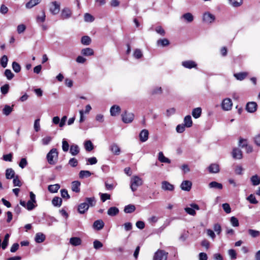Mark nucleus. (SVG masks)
<instances>
[{
  "label": "nucleus",
  "instance_id": "22",
  "mask_svg": "<svg viewBox=\"0 0 260 260\" xmlns=\"http://www.w3.org/2000/svg\"><path fill=\"white\" fill-rule=\"evenodd\" d=\"M104 226V222L101 219L95 221L93 224V228L97 230H102Z\"/></svg>",
  "mask_w": 260,
  "mask_h": 260
},
{
  "label": "nucleus",
  "instance_id": "52",
  "mask_svg": "<svg viewBox=\"0 0 260 260\" xmlns=\"http://www.w3.org/2000/svg\"><path fill=\"white\" fill-rule=\"evenodd\" d=\"M46 18V15L44 10L42 12V15L41 16H38L37 17V21L38 23L43 22L45 21Z\"/></svg>",
  "mask_w": 260,
  "mask_h": 260
},
{
  "label": "nucleus",
  "instance_id": "56",
  "mask_svg": "<svg viewBox=\"0 0 260 260\" xmlns=\"http://www.w3.org/2000/svg\"><path fill=\"white\" fill-rule=\"evenodd\" d=\"M5 75L8 80L12 79L14 77V75L11 71L8 69L5 70Z\"/></svg>",
  "mask_w": 260,
  "mask_h": 260
},
{
  "label": "nucleus",
  "instance_id": "33",
  "mask_svg": "<svg viewBox=\"0 0 260 260\" xmlns=\"http://www.w3.org/2000/svg\"><path fill=\"white\" fill-rule=\"evenodd\" d=\"M184 125L187 127H190L192 126V121L191 117L190 115H187L184 119Z\"/></svg>",
  "mask_w": 260,
  "mask_h": 260
},
{
  "label": "nucleus",
  "instance_id": "26",
  "mask_svg": "<svg viewBox=\"0 0 260 260\" xmlns=\"http://www.w3.org/2000/svg\"><path fill=\"white\" fill-rule=\"evenodd\" d=\"M45 236L42 233H38L36 235L35 241L38 243L44 242L45 240Z\"/></svg>",
  "mask_w": 260,
  "mask_h": 260
},
{
  "label": "nucleus",
  "instance_id": "60",
  "mask_svg": "<svg viewBox=\"0 0 260 260\" xmlns=\"http://www.w3.org/2000/svg\"><path fill=\"white\" fill-rule=\"evenodd\" d=\"M214 231L219 235L221 232V227L219 223H216L213 226Z\"/></svg>",
  "mask_w": 260,
  "mask_h": 260
},
{
  "label": "nucleus",
  "instance_id": "34",
  "mask_svg": "<svg viewBox=\"0 0 260 260\" xmlns=\"http://www.w3.org/2000/svg\"><path fill=\"white\" fill-rule=\"evenodd\" d=\"M13 106L10 107L7 105H5L3 109V113L6 116L9 115L13 110Z\"/></svg>",
  "mask_w": 260,
  "mask_h": 260
},
{
  "label": "nucleus",
  "instance_id": "31",
  "mask_svg": "<svg viewBox=\"0 0 260 260\" xmlns=\"http://www.w3.org/2000/svg\"><path fill=\"white\" fill-rule=\"evenodd\" d=\"M158 159L161 162L171 163V160L164 156L162 152H159L158 153Z\"/></svg>",
  "mask_w": 260,
  "mask_h": 260
},
{
  "label": "nucleus",
  "instance_id": "61",
  "mask_svg": "<svg viewBox=\"0 0 260 260\" xmlns=\"http://www.w3.org/2000/svg\"><path fill=\"white\" fill-rule=\"evenodd\" d=\"M222 208L224 211L226 213H230L231 212V209L230 206L228 203H224L222 204Z\"/></svg>",
  "mask_w": 260,
  "mask_h": 260
},
{
  "label": "nucleus",
  "instance_id": "9",
  "mask_svg": "<svg viewBox=\"0 0 260 260\" xmlns=\"http://www.w3.org/2000/svg\"><path fill=\"white\" fill-rule=\"evenodd\" d=\"M233 103L230 99L226 98L223 100L221 103V107L225 111H229L232 109Z\"/></svg>",
  "mask_w": 260,
  "mask_h": 260
},
{
  "label": "nucleus",
  "instance_id": "5",
  "mask_svg": "<svg viewBox=\"0 0 260 260\" xmlns=\"http://www.w3.org/2000/svg\"><path fill=\"white\" fill-rule=\"evenodd\" d=\"M49 11L53 15L57 14L60 11V4L56 1L51 2Z\"/></svg>",
  "mask_w": 260,
  "mask_h": 260
},
{
  "label": "nucleus",
  "instance_id": "14",
  "mask_svg": "<svg viewBox=\"0 0 260 260\" xmlns=\"http://www.w3.org/2000/svg\"><path fill=\"white\" fill-rule=\"evenodd\" d=\"M232 155L234 159H240L243 157L242 151L238 148H235L233 149Z\"/></svg>",
  "mask_w": 260,
  "mask_h": 260
},
{
  "label": "nucleus",
  "instance_id": "41",
  "mask_svg": "<svg viewBox=\"0 0 260 260\" xmlns=\"http://www.w3.org/2000/svg\"><path fill=\"white\" fill-rule=\"evenodd\" d=\"M170 44L169 41L167 39H159L157 41V45L158 46L165 47Z\"/></svg>",
  "mask_w": 260,
  "mask_h": 260
},
{
  "label": "nucleus",
  "instance_id": "20",
  "mask_svg": "<svg viewBox=\"0 0 260 260\" xmlns=\"http://www.w3.org/2000/svg\"><path fill=\"white\" fill-rule=\"evenodd\" d=\"M88 206L86 203L84 202L79 205L78 211L80 214H84L88 210Z\"/></svg>",
  "mask_w": 260,
  "mask_h": 260
},
{
  "label": "nucleus",
  "instance_id": "55",
  "mask_svg": "<svg viewBox=\"0 0 260 260\" xmlns=\"http://www.w3.org/2000/svg\"><path fill=\"white\" fill-rule=\"evenodd\" d=\"M60 194L62 198L66 199H69L70 197L68 193V192L67 189H63L60 190Z\"/></svg>",
  "mask_w": 260,
  "mask_h": 260
},
{
  "label": "nucleus",
  "instance_id": "4",
  "mask_svg": "<svg viewBox=\"0 0 260 260\" xmlns=\"http://www.w3.org/2000/svg\"><path fill=\"white\" fill-rule=\"evenodd\" d=\"M190 207H186L184 210L185 212L192 216H194L196 214V210H200L199 206L196 204H190Z\"/></svg>",
  "mask_w": 260,
  "mask_h": 260
},
{
  "label": "nucleus",
  "instance_id": "19",
  "mask_svg": "<svg viewBox=\"0 0 260 260\" xmlns=\"http://www.w3.org/2000/svg\"><path fill=\"white\" fill-rule=\"evenodd\" d=\"M121 109L119 106L113 105L110 109V114L112 116H115L120 112Z\"/></svg>",
  "mask_w": 260,
  "mask_h": 260
},
{
  "label": "nucleus",
  "instance_id": "3",
  "mask_svg": "<svg viewBox=\"0 0 260 260\" xmlns=\"http://www.w3.org/2000/svg\"><path fill=\"white\" fill-rule=\"evenodd\" d=\"M168 252L162 250H158L154 254L153 260H167Z\"/></svg>",
  "mask_w": 260,
  "mask_h": 260
},
{
  "label": "nucleus",
  "instance_id": "13",
  "mask_svg": "<svg viewBox=\"0 0 260 260\" xmlns=\"http://www.w3.org/2000/svg\"><path fill=\"white\" fill-rule=\"evenodd\" d=\"M161 188L165 191H173L174 186L167 181L161 182Z\"/></svg>",
  "mask_w": 260,
  "mask_h": 260
},
{
  "label": "nucleus",
  "instance_id": "8",
  "mask_svg": "<svg viewBox=\"0 0 260 260\" xmlns=\"http://www.w3.org/2000/svg\"><path fill=\"white\" fill-rule=\"evenodd\" d=\"M20 204L29 211L33 210L37 206L36 203L30 201H28L26 203L25 201L21 200L20 201Z\"/></svg>",
  "mask_w": 260,
  "mask_h": 260
},
{
  "label": "nucleus",
  "instance_id": "35",
  "mask_svg": "<svg viewBox=\"0 0 260 260\" xmlns=\"http://www.w3.org/2000/svg\"><path fill=\"white\" fill-rule=\"evenodd\" d=\"M91 175V173L89 171L82 170L80 171L79 174V178L83 179L85 178H88Z\"/></svg>",
  "mask_w": 260,
  "mask_h": 260
},
{
  "label": "nucleus",
  "instance_id": "48",
  "mask_svg": "<svg viewBox=\"0 0 260 260\" xmlns=\"http://www.w3.org/2000/svg\"><path fill=\"white\" fill-rule=\"evenodd\" d=\"M247 76L246 73H239L234 74V76L236 78L239 80H243Z\"/></svg>",
  "mask_w": 260,
  "mask_h": 260
},
{
  "label": "nucleus",
  "instance_id": "36",
  "mask_svg": "<svg viewBox=\"0 0 260 260\" xmlns=\"http://www.w3.org/2000/svg\"><path fill=\"white\" fill-rule=\"evenodd\" d=\"M15 176V172L14 171L11 169H7L6 171V177L8 179H11L12 178H14Z\"/></svg>",
  "mask_w": 260,
  "mask_h": 260
},
{
  "label": "nucleus",
  "instance_id": "47",
  "mask_svg": "<svg viewBox=\"0 0 260 260\" xmlns=\"http://www.w3.org/2000/svg\"><path fill=\"white\" fill-rule=\"evenodd\" d=\"M134 57L136 59H140L143 56L142 51L140 49H136L133 53Z\"/></svg>",
  "mask_w": 260,
  "mask_h": 260
},
{
  "label": "nucleus",
  "instance_id": "42",
  "mask_svg": "<svg viewBox=\"0 0 260 260\" xmlns=\"http://www.w3.org/2000/svg\"><path fill=\"white\" fill-rule=\"evenodd\" d=\"M81 53L85 56H90L93 54L94 51L92 49L90 48H86L83 49L81 51Z\"/></svg>",
  "mask_w": 260,
  "mask_h": 260
},
{
  "label": "nucleus",
  "instance_id": "50",
  "mask_svg": "<svg viewBox=\"0 0 260 260\" xmlns=\"http://www.w3.org/2000/svg\"><path fill=\"white\" fill-rule=\"evenodd\" d=\"M84 19L85 21L91 22L94 21V17L89 13H85L84 14Z\"/></svg>",
  "mask_w": 260,
  "mask_h": 260
},
{
  "label": "nucleus",
  "instance_id": "7",
  "mask_svg": "<svg viewBox=\"0 0 260 260\" xmlns=\"http://www.w3.org/2000/svg\"><path fill=\"white\" fill-rule=\"evenodd\" d=\"M72 15V10L70 8L66 7L61 10L60 17L61 19L64 20L70 18Z\"/></svg>",
  "mask_w": 260,
  "mask_h": 260
},
{
  "label": "nucleus",
  "instance_id": "23",
  "mask_svg": "<svg viewBox=\"0 0 260 260\" xmlns=\"http://www.w3.org/2000/svg\"><path fill=\"white\" fill-rule=\"evenodd\" d=\"M81 183L79 181H74L72 182V190L75 192H79Z\"/></svg>",
  "mask_w": 260,
  "mask_h": 260
},
{
  "label": "nucleus",
  "instance_id": "2",
  "mask_svg": "<svg viewBox=\"0 0 260 260\" xmlns=\"http://www.w3.org/2000/svg\"><path fill=\"white\" fill-rule=\"evenodd\" d=\"M143 184L142 179L137 176H134L131 180L130 187L132 191L137 190L139 186Z\"/></svg>",
  "mask_w": 260,
  "mask_h": 260
},
{
  "label": "nucleus",
  "instance_id": "15",
  "mask_svg": "<svg viewBox=\"0 0 260 260\" xmlns=\"http://www.w3.org/2000/svg\"><path fill=\"white\" fill-rule=\"evenodd\" d=\"M257 109V104L255 102H248L246 107V110L250 112L253 113Z\"/></svg>",
  "mask_w": 260,
  "mask_h": 260
},
{
  "label": "nucleus",
  "instance_id": "43",
  "mask_svg": "<svg viewBox=\"0 0 260 260\" xmlns=\"http://www.w3.org/2000/svg\"><path fill=\"white\" fill-rule=\"evenodd\" d=\"M10 238V234H7L4 238V239L3 240V242L2 244V248L3 249H5L9 243V239Z\"/></svg>",
  "mask_w": 260,
  "mask_h": 260
},
{
  "label": "nucleus",
  "instance_id": "32",
  "mask_svg": "<svg viewBox=\"0 0 260 260\" xmlns=\"http://www.w3.org/2000/svg\"><path fill=\"white\" fill-rule=\"evenodd\" d=\"M202 113V109L200 107L193 109L192 111V115L194 118H198L201 116Z\"/></svg>",
  "mask_w": 260,
  "mask_h": 260
},
{
  "label": "nucleus",
  "instance_id": "24",
  "mask_svg": "<svg viewBox=\"0 0 260 260\" xmlns=\"http://www.w3.org/2000/svg\"><path fill=\"white\" fill-rule=\"evenodd\" d=\"M80 151L79 146L76 144H72L70 147V152L73 156L77 155Z\"/></svg>",
  "mask_w": 260,
  "mask_h": 260
},
{
  "label": "nucleus",
  "instance_id": "27",
  "mask_svg": "<svg viewBox=\"0 0 260 260\" xmlns=\"http://www.w3.org/2000/svg\"><path fill=\"white\" fill-rule=\"evenodd\" d=\"M209 187L211 188H216L218 189H222L223 188L222 184L216 181H212L209 184Z\"/></svg>",
  "mask_w": 260,
  "mask_h": 260
},
{
  "label": "nucleus",
  "instance_id": "28",
  "mask_svg": "<svg viewBox=\"0 0 260 260\" xmlns=\"http://www.w3.org/2000/svg\"><path fill=\"white\" fill-rule=\"evenodd\" d=\"M119 213V209L115 207H110L107 211V214L111 216H114Z\"/></svg>",
  "mask_w": 260,
  "mask_h": 260
},
{
  "label": "nucleus",
  "instance_id": "57",
  "mask_svg": "<svg viewBox=\"0 0 260 260\" xmlns=\"http://www.w3.org/2000/svg\"><path fill=\"white\" fill-rule=\"evenodd\" d=\"M27 165V161L26 160V159L25 158H22L21 159L19 163V166L22 168H24Z\"/></svg>",
  "mask_w": 260,
  "mask_h": 260
},
{
  "label": "nucleus",
  "instance_id": "59",
  "mask_svg": "<svg viewBox=\"0 0 260 260\" xmlns=\"http://www.w3.org/2000/svg\"><path fill=\"white\" fill-rule=\"evenodd\" d=\"M103 245L100 241L95 240L93 242V247L96 249H98L103 247Z\"/></svg>",
  "mask_w": 260,
  "mask_h": 260
},
{
  "label": "nucleus",
  "instance_id": "53",
  "mask_svg": "<svg viewBox=\"0 0 260 260\" xmlns=\"http://www.w3.org/2000/svg\"><path fill=\"white\" fill-rule=\"evenodd\" d=\"M247 200L251 204H256L258 203L255 196L253 194H250L247 198Z\"/></svg>",
  "mask_w": 260,
  "mask_h": 260
},
{
  "label": "nucleus",
  "instance_id": "1",
  "mask_svg": "<svg viewBox=\"0 0 260 260\" xmlns=\"http://www.w3.org/2000/svg\"><path fill=\"white\" fill-rule=\"evenodd\" d=\"M58 153L56 148H52L47 154V159L50 165H55L58 159Z\"/></svg>",
  "mask_w": 260,
  "mask_h": 260
},
{
  "label": "nucleus",
  "instance_id": "30",
  "mask_svg": "<svg viewBox=\"0 0 260 260\" xmlns=\"http://www.w3.org/2000/svg\"><path fill=\"white\" fill-rule=\"evenodd\" d=\"M229 4L233 7H239L243 4V0H228Z\"/></svg>",
  "mask_w": 260,
  "mask_h": 260
},
{
  "label": "nucleus",
  "instance_id": "6",
  "mask_svg": "<svg viewBox=\"0 0 260 260\" xmlns=\"http://www.w3.org/2000/svg\"><path fill=\"white\" fill-rule=\"evenodd\" d=\"M122 121L125 123H131L133 121L134 118V114L132 113H128L125 111L122 114Z\"/></svg>",
  "mask_w": 260,
  "mask_h": 260
},
{
  "label": "nucleus",
  "instance_id": "39",
  "mask_svg": "<svg viewBox=\"0 0 260 260\" xmlns=\"http://www.w3.org/2000/svg\"><path fill=\"white\" fill-rule=\"evenodd\" d=\"M40 3V0H30L26 4V7L30 9Z\"/></svg>",
  "mask_w": 260,
  "mask_h": 260
},
{
  "label": "nucleus",
  "instance_id": "11",
  "mask_svg": "<svg viewBox=\"0 0 260 260\" xmlns=\"http://www.w3.org/2000/svg\"><path fill=\"white\" fill-rule=\"evenodd\" d=\"M203 20L206 23H212L215 20V17L212 14L206 12L203 15Z\"/></svg>",
  "mask_w": 260,
  "mask_h": 260
},
{
  "label": "nucleus",
  "instance_id": "64",
  "mask_svg": "<svg viewBox=\"0 0 260 260\" xmlns=\"http://www.w3.org/2000/svg\"><path fill=\"white\" fill-rule=\"evenodd\" d=\"M26 29L25 25L21 24L18 25L17 30L18 34H21Z\"/></svg>",
  "mask_w": 260,
  "mask_h": 260
},
{
  "label": "nucleus",
  "instance_id": "40",
  "mask_svg": "<svg viewBox=\"0 0 260 260\" xmlns=\"http://www.w3.org/2000/svg\"><path fill=\"white\" fill-rule=\"evenodd\" d=\"M136 210V207L134 205L129 204L124 207V211L126 213H131L134 212Z\"/></svg>",
  "mask_w": 260,
  "mask_h": 260
},
{
  "label": "nucleus",
  "instance_id": "45",
  "mask_svg": "<svg viewBox=\"0 0 260 260\" xmlns=\"http://www.w3.org/2000/svg\"><path fill=\"white\" fill-rule=\"evenodd\" d=\"M84 147L85 149L87 151H90L93 149V145L92 142L89 140L85 141Z\"/></svg>",
  "mask_w": 260,
  "mask_h": 260
},
{
  "label": "nucleus",
  "instance_id": "38",
  "mask_svg": "<svg viewBox=\"0 0 260 260\" xmlns=\"http://www.w3.org/2000/svg\"><path fill=\"white\" fill-rule=\"evenodd\" d=\"M250 180L254 186H256L260 184V178L257 175L252 176L250 178Z\"/></svg>",
  "mask_w": 260,
  "mask_h": 260
},
{
  "label": "nucleus",
  "instance_id": "29",
  "mask_svg": "<svg viewBox=\"0 0 260 260\" xmlns=\"http://www.w3.org/2000/svg\"><path fill=\"white\" fill-rule=\"evenodd\" d=\"M60 185L59 184H55L53 185H49L48 186V189L49 191L51 193L57 192L58 189L60 188Z\"/></svg>",
  "mask_w": 260,
  "mask_h": 260
},
{
  "label": "nucleus",
  "instance_id": "17",
  "mask_svg": "<svg viewBox=\"0 0 260 260\" xmlns=\"http://www.w3.org/2000/svg\"><path fill=\"white\" fill-rule=\"evenodd\" d=\"M149 132L147 129H143L139 134L140 140L142 142H146L148 139Z\"/></svg>",
  "mask_w": 260,
  "mask_h": 260
},
{
  "label": "nucleus",
  "instance_id": "21",
  "mask_svg": "<svg viewBox=\"0 0 260 260\" xmlns=\"http://www.w3.org/2000/svg\"><path fill=\"white\" fill-rule=\"evenodd\" d=\"M81 243L82 240L79 237H72L70 239V243L74 246H79L81 244Z\"/></svg>",
  "mask_w": 260,
  "mask_h": 260
},
{
  "label": "nucleus",
  "instance_id": "49",
  "mask_svg": "<svg viewBox=\"0 0 260 260\" xmlns=\"http://www.w3.org/2000/svg\"><path fill=\"white\" fill-rule=\"evenodd\" d=\"M62 148L64 152H67L69 150V145L65 139H63L62 141Z\"/></svg>",
  "mask_w": 260,
  "mask_h": 260
},
{
  "label": "nucleus",
  "instance_id": "37",
  "mask_svg": "<svg viewBox=\"0 0 260 260\" xmlns=\"http://www.w3.org/2000/svg\"><path fill=\"white\" fill-rule=\"evenodd\" d=\"M52 203L54 206L59 207L62 204V199L59 197H55L52 199Z\"/></svg>",
  "mask_w": 260,
  "mask_h": 260
},
{
  "label": "nucleus",
  "instance_id": "46",
  "mask_svg": "<svg viewBox=\"0 0 260 260\" xmlns=\"http://www.w3.org/2000/svg\"><path fill=\"white\" fill-rule=\"evenodd\" d=\"M248 233L252 238H256L260 235L259 231L252 229H249Z\"/></svg>",
  "mask_w": 260,
  "mask_h": 260
},
{
  "label": "nucleus",
  "instance_id": "25",
  "mask_svg": "<svg viewBox=\"0 0 260 260\" xmlns=\"http://www.w3.org/2000/svg\"><path fill=\"white\" fill-rule=\"evenodd\" d=\"M181 18H183L187 22L190 23L193 20V16L190 13H186L181 16Z\"/></svg>",
  "mask_w": 260,
  "mask_h": 260
},
{
  "label": "nucleus",
  "instance_id": "18",
  "mask_svg": "<svg viewBox=\"0 0 260 260\" xmlns=\"http://www.w3.org/2000/svg\"><path fill=\"white\" fill-rule=\"evenodd\" d=\"M210 173H217L219 172V166L217 164H212L208 168Z\"/></svg>",
  "mask_w": 260,
  "mask_h": 260
},
{
  "label": "nucleus",
  "instance_id": "44",
  "mask_svg": "<svg viewBox=\"0 0 260 260\" xmlns=\"http://www.w3.org/2000/svg\"><path fill=\"white\" fill-rule=\"evenodd\" d=\"M81 42L83 45H88L91 43V40L89 37L85 36L82 37Z\"/></svg>",
  "mask_w": 260,
  "mask_h": 260
},
{
  "label": "nucleus",
  "instance_id": "10",
  "mask_svg": "<svg viewBox=\"0 0 260 260\" xmlns=\"http://www.w3.org/2000/svg\"><path fill=\"white\" fill-rule=\"evenodd\" d=\"M109 149L113 154L116 155H119L121 152L120 148L116 143L111 144L109 146Z\"/></svg>",
  "mask_w": 260,
  "mask_h": 260
},
{
  "label": "nucleus",
  "instance_id": "16",
  "mask_svg": "<svg viewBox=\"0 0 260 260\" xmlns=\"http://www.w3.org/2000/svg\"><path fill=\"white\" fill-rule=\"evenodd\" d=\"M84 203H86L89 208V207H93L95 206L96 200L94 197L86 198L85 199Z\"/></svg>",
  "mask_w": 260,
  "mask_h": 260
},
{
  "label": "nucleus",
  "instance_id": "63",
  "mask_svg": "<svg viewBox=\"0 0 260 260\" xmlns=\"http://www.w3.org/2000/svg\"><path fill=\"white\" fill-rule=\"evenodd\" d=\"M185 126L183 124H179L176 127V131L179 133H182L185 131Z\"/></svg>",
  "mask_w": 260,
  "mask_h": 260
},
{
  "label": "nucleus",
  "instance_id": "51",
  "mask_svg": "<svg viewBox=\"0 0 260 260\" xmlns=\"http://www.w3.org/2000/svg\"><path fill=\"white\" fill-rule=\"evenodd\" d=\"M101 200L103 202H105L107 200H110L111 196L108 193H100Z\"/></svg>",
  "mask_w": 260,
  "mask_h": 260
},
{
  "label": "nucleus",
  "instance_id": "12",
  "mask_svg": "<svg viewBox=\"0 0 260 260\" xmlns=\"http://www.w3.org/2000/svg\"><path fill=\"white\" fill-rule=\"evenodd\" d=\"M192 183L188 180L183 181L180 185V187L182 190L189 191L191 188Z\"/></svg>",
  "mask_w": 260,
  "mask_h": 260
},
{
  "label": "nucleus",
  "instance_id": "58",
  "mask_svg": "<svg viewBox=\"0 0 260 260\" xmlns=\"http://www.w3.org/2000/svg\"><path fill=\"white\" fill-rule=\"evenodd\" d=\"M9 89V85L8 84H5L1 88V90L3 94H6L8 92Z\"/></svg>",
  "mask_w": 260,
  "mask_h": 260
},
{
  "label": "nucleus",
  "instance_id": "54",
  "mask_svg": "<svg viewBox=\"0 0 260 260\" xmlns=\"http://www.w3.org/2000/svg\"><path fill=\"white\" fill-rule=\"evenodd\" d=\"M230 222L232 225L234 227H237L239 225L238 219L234 216H232L231 218Z\"/></svg>",
  "mask_w": 260,
  "mask_h": 260
},
{
  "label": "nucleus",
  "instance_id": "62",
  "mask_svg": "<svg viewBox=\"0 0 260 260\" xmlns=\"http://www.w3.org/2000/svg\"><path fill=\"white\" fill-rule=\"evenodd\" d=\"M162 93V89L160 87H156L155 88H154L152 91L151 94H159Z\"/></svg>",
  "mask_w": 260,
  "mask_h": 260
}]
</instances>
